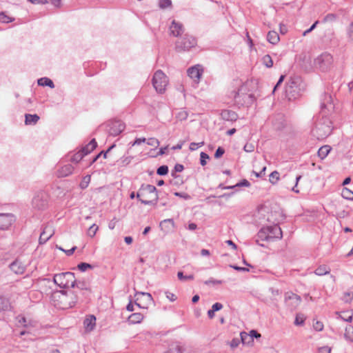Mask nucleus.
<instances>
[{"label":"nucleus","instance_id":"1","mask_svg":"<svg viewBox=\"0 0 353 353\" xmlns=\"http://www.w3.org/2000/svg\"><path fill=\"white\" fill-rule=\"evenodd\" d=\"M328 115L319 114L316 118L312 133L317 139H323L332 132V121Z\"/></svg>","mask_w":353,"mask_h":353},{"label":"nucleus","instance_id":"2","mask_svg":"<svg viewBox=\"0 0 353 353\" xmlns=\"http://www.w3.org/2000/svg\"><path fill=\"white\" fill-rule=\"evenodd\" d=\"M282 236L281 228L279 225L274 224L261 228L257 233L256 242L263 247L264 245L259 243L260 241H273L281 239Z\"/></svg>","mask_w":353,"mask_h":353},{"label":"nucleus","instance_id":"3","mask_svg":"<svg viewBox=\"0 0 353 353\" xmlns=\"http://www.w3.org/2000/svg\"><path fill=\"white\" fill-rule=\"evenodd\" d=\"M136 197L144 205H156L159 199L156 187L150 184H142Z\"/></svg>","mask_w":353,"mask_h":353},{"label":"nucleus","instance_id":"4","mask_svg":"<svg viewBox=\"0 0 353 353\" xmlns=\"http://www.w3.org/2000/svg\"><path fill=\"white\" fill-rule=\"evenodd\" d=\"M301 80L298 77H290L285 84V96L289 101L296 99L301 92Z\"/></svg>","mask_w":353,"mask_h":353},{"label":"nucleus","instance_id":"5","mask_svg":"<svg viewBox=\"0 0 353 353\" xmlns=\"http://www.w3.org/2000/svg\"><path fill=\"white\" fill-rule=\"evenodd\" d=\"M53 281L61 288H68L75 287L76 279L74 273L66 272L55 274Z\"/></svg>","mask_w":353,"mask_h":353},{"label":"nucleus","instance_id":"6","mask_svg":"<svg viewBox=\"0 0 353 353\" xmlns=\"http://www.w3.org/2000/svg\"><path fill=\"white\" fill-rule=\"evenodd\" d=\"M197 44L196 39L192 35L185 34L175 43V50L178 52L188 51Z\"/></svg>","mask_w":353,"mask_h":353},{"label":"nucleus","instance_id":"7","mask_svg":"<svg viewBox=\"0 0 353 353\" xmlns=\"http://www.w3.org/2000/svg\"><path fill=\"white\" fill-rule=\"evenodd\" d=\"M59 300L63 307H72L77 302V295L72 290H61Z\"/></svg>","mask_w":353,"mask_h":353},{"label":"nucleus","instance_id":"8","mask_svg":"<svg viewBox=\"0 0 353 353\" xmlns=\"http://www.w3.org/2000/svg\"><path fill=\"white\" fill-rule=\"evenodd\" d=\"M168 83V78L161 70H159L154 74L152 78V85L157 92L159 93L164 92Z\"/></svg>","mask_w":353,"mask_h":353},{"label":"nucleus","instance_id":"9","mask_svg":"<svg viewBox=\"0 0 353 353\" xmlns=\"http://www.w3.org/2000/svg\"><path fill=\"white\" fill-rule=\"evenodd\" d=\"M320 108L321 111L319 114H330L334 109L333 99L332 95L329 93H323L320 97Z\"/></svg>","mask_w":353,"mask_h":353},{"label":"nucleus","instance_id":"10","mask_svg":"<svg viewBox=\"0 0 353 353\" xmlns=\"http://www.w3.org/2000/svg\"><path fill=\"white\" fill-rule=\"evenodd\" d=\"M333 61L332 56L327 52L322 53L315 59V64L323 70H327Z\"/></svg>","mask_w":353,"mask_h":353},{"label":"nucleus","instance_id":"11","mask_svg":"<svg viewBox=\"0 0 353 353\" xmlns=\"http://www.w3.org/2000/svg\"><path fill=\"white\" fill-rule=\"evenodd\" d=\"M32 204L34 208L41 210L48 205V196L43 192H38L32 199Z\"/></svg>","mask_w":353,"mask_h":353},{"label":"nucleus","instance_id":"12","mask_svg":"<svg viewBox=\"0 0 353 353\" xmlns=\"http://www.w3.org/2000/svg\"><path fill=\"white\" fill-rule=\"evenodd\" d=\"M301 302V298L300 296L292 292H288L285 294V303L290 310H295Z\"/></svg>","mask_w":353,"mask_h":353},{"label":"nucleus","instance_id":"13","mask_svg":"<svg viewBox=\"0 0 353 353\" xmlns=\"http://www.w3.org/2000/svg\"><path fill=\"white\" fill-rule=\"evenodd\" d=\"M108 133L110 136L116 137L121 134L125 129V125L121 121H110L108 124Z\"/></svg>","mask_w":353,"mask_h":353},{"label":"nucleus","instance_id":"14","mask_svg":"<svg viewBox=\"0 0 353 353\" xmlns=\"http://www.w3.org/2000/svg\"><path fill=\"white\" fill-rule=\"evenodd\" d=\"M185 31L184 26L182 23L176 20H172L169 26L170 35L174 37H180L183 35Z\"/></svg>","mask_w":353,"mask_h":353},{"label":"nucleus","instance_id":"15","mask_svg":"<svg viewBox=\"0 0 353 353\" xmlns=\"http://www.w3.org/2000/svg\"><path fill=\"white\" fill-rule=\"evenodd\" d=\"M15 220V216L12 213H0V230L8 229Z\"/></svg>","mask_w":353,"mask_h":353},{"label":"nucleus","instance_id":"16","mask_svg":"<svg viewBox=\"0 0 353 353\" xmlns=\"http://www.w3.org/2000/svg\"><path fill=\"white\" fill-rule=\"evenodd\" d=\"M10 269L17 274H22L26 269V265L19 258H17L9 265Z\"/></svg>","mask_w":353,"mask_h":353},{"label":"nucleus","instance_id":"17","mask_svg":"<svg viewBox=\"0 0 353 353\" xmlns=\"http://www.w3.org/2000/svg\"><path fill=\"white\" fill-rule=\"evenodd\" d=\"M272 124L276 130H281L285 126V121L283 114H277L271 119Z\"/></svg>","mask_w":353,"mask_h":353},{"label":"nucleus","instance_id":"18","mask_svg":"<svg viewBox=\"0 0 353 353\" xmlns=\"http://www.w3.org/2000/svg\"><path fill=\"white\" fill-rule=\"evenodd\" d=\"M203 72V68L200 65L192 66L187 71L188 75L194 81H198L201 79Z\"/></svg>","mask_w":353,"mask_h":353},{"label":"nucleus","instance_id":"19","mask_svg":"<svg viewBox=\"0 0 353 353\" xmlns=\"http://www.w3.org/2000/svg\"><path fill=\"white\" fill-rule=\"evenodd\" d=\"M221 117L227 121H235L238 119V114L231 110H223L221 112Z\"/></svg>","mask_w":353,"mask_h":353},{"label":"nucleus","instance_id":"20","mask_svg":"<svg viewBox=\"0 0 353 353\" xmlns=\"http://www.w3.org/2000/svg\"><path fill=\"white\" fill-rule=\"evenodd\" d=\"M52 234L53 232L52 228L49 226H46L40 234L39 239V244L46 243L51 238Z\"/></svg>","mask_w":353,"mask_h":353},{"label":"nucleus","instance_id":"21","mask_svg":"<svg viewBox=\"0 0 353 353\" xmlns=\"http://www.w3.org/2000/svg\"><path fill=\"white\" fill-rule=\"evenodd\" d=\"M74 167L70 164H66L60 168H59L57 171V174L58 177H65L69 176L73 172Z\"/></svg>","mask_w":353,"mask_h":353},{"label":"nucleus","instance_id":"22","mask_svg":"<svg viewBox=\"0 0 353 353\" xmlns=\"http://www.w3.org/2000/svg\"><path fill=\"white\" fill-rule=\"evenodd\" d=\"M97 146V141L94 139H92L86 145L83 147L80 151L83 154L84 156L90 153Z\"/></svg>","mask_w":353,"mask_h":353},{"label":"nucleus","instance_id":"23","mask_svg":"<svg viewBox=\"0 0 353 353\" xmlns=\"http://www.w3.org/2000/svg\"><path fill=\"white\" fill-rule=\"evenodd\" d=\"M40 117L37 114H26L25 124L27 125H35L39 120Z\"/></svg>","mask_w":353,"mask_h":353},{"label":"nucleus","instance_id":"24","mask_svg":"<svg viewBox=\"0 0 353 353\" xmlns=\"http://www.w3.org/2000/svg\"><path fill=\"white\" fill-rule=\"evenodd\" d=\"M143 319V315L140 312H135L132 314L128 319L130 324L140 323Z\"/></svg>","mask_w":353,"mask_h":353},{"label":"nucleus","instance_id":"25","mask_svg":"<svg viewBox=\"0 0 353 353\" xmlns=\"http://www.w3.org/2000/svg\"><path fill=\"white\" fill-rule=\"evenodd\" d=\"M37 83L39 86H48L50 88H54V82L48 77H41L37 80Z\"/></svg>","mask_w":353,"mask_h":353},{"label":"nucleus","instance_id":"26","mask_svg":"<svg viewBox=\"0 0 353 353\" xmlns=\"http://www.w3.org/2000/svg\"><path fill=\"white\" fill-rule=\"evenodd\" d=\"M84 326L86 330L91 331L94 329L96 324V318L94 316H90L84 321Z\"/></svg>","mask_w":353,"mask_h":353},{"label":"nucleus","instance_id":"27","mask_svg":"<svg viewBox=\"0 0 353 353\" xmlns=\"http://www.w3.org/2000/svg\"><path fill=\"white\" fill-rule=\"evenodd\" d=\"M11 307L10 303L6 297L0 296V311H7Z\"/></svg>","mask_w":353,"mask_h":353},{"label":"nucleus","instance_id":"28","mask_svg":"<svg viewBox=\"0 0 353 353\" xmlns=\"http://www.w3.org/2000/svg\"><path fill=\"white\" fill-rule=\"evenodd\" d=\"M268 41L272 44H276L279 41V36L275 31H270L267 35Z\"/></svg>","mask_w":353,"mask_h":353},{"label":"nucleus","instance_id":"29","mask_svg":"<svg viewBox=\"0 0 353 353\" xmlns=\"http://www.w3.org/2000/svg\"><path fill=\"white\" fill-rule=\"evenodd\" d=\"M331 148L329 145L321 146L318 150V156L321 159H324L330 153Z\"/></svg>","mask_w":353,"mask_h":353},{"label":"nucleus","instance_id":"30","mask_svg":"<svg viewBox=\"0 0 353 353\" xmlns=\"http://www.w3.org/2000/svg\"><path fill=\"white\" fill-rule=\"evenodd\" d=\"M330 269L327 265H320L314 271V273L318 276H323L329 274Z\"/></svg>","mask_w":353,"mask_h":353},{"label":"nucleus","instance_id":"31","mask_svg":"<svg viewBox=\"0 0 353 353\" xmlns=\"http://www.w3.org/2000/svg\"><path fill=\"white\" fill-rule=\"evenodd\" d=\"M174 222L172 219H165L160 223V226L162 227V228H164L168 231L174 228Z\"/></svg>","mask_w":353,"mask_h":353},{"label":"nucleus","instance_id":"32","mask_svg":"<svg viewBox=\"0 0 353 353\" xmlns=\"http://www.w3.org/2000/svg\"><path fill=\"white\" fill-rule=\"evenodd\" d=\"M241 336V341L244 345H250L253 343L252 339V336H250L249 334H248L245 332H242L240 334Z\"/></svg>","mask_w":353,"mask_h":353},{"label":"nucleus","instance_id":"33","mask_svg":"<svg viewBox=\"0 0 353 353\" xmlns=\"http://www.w3.org/2000/svg\"><path fill=\"white\" fill-rule=\"evenodd\" d=\"M133 157L131 156H123L117 163L121 166H126L132 161Z\"/></svg>","mask_w":353,"mask_h":353},{"label":"nucleus","instance_id":"34","mask_svg":"<svg viewBox=\"0 0 353 353\" xmlns=\"http://www.w3.org/2000/svg\"><path fill=\"white\" fill-rule=\"evenodd\" d=\"M90 179H91L90 175L87 174V175L84 176L82 178L81 181L79 184V187L81 188V189L84 190V189L87 188L90 182Z\"/></svg>","mask_w":353,"mask_h":353},{"label":"nucleus","instance_id":"35","mask_svg":"<svg viewBox=\"0 0 353 353\" xmlns=\"http://www.w3.org/2000/svg\"><path fill=\"white\" fill-rule=\"evenodd\" d=\"M84 155L79 150L77 152L73 154L70 157V161L72 163H79L83 158Z\"/></svg>","mask_w":353,"mask_h":353},{"label":"nucleus","instance_id":"36","mask_svg":"<svg viewBox=\"0 0 353 353\" xmlns=\"http://www.w3.org/2000/svg\"><path fill=\"white\" fill-rule=\"evenodd\" d=\"M177 277L180 281H186L188 280H193L194 276L193 274L184 275L183 272L181 271L178 272Z\"/></svg>","mask_w":353,"mask_h":353},{"label":"nucleus","instance_id":"37","mask_svg":"<svg viewBox=\"0 0 353 353\" xmlns=\"http://www.w3.org/2000/svg\"><path fill=\"white\" fill-rule=\"evenodd\" d=\"M305 320V316L303 314H297L295 317L294 324L296 325H303Z\"/></svg>","mask_w":353,"mask_h":353},{"label":"nucleus","instance_id":"38","mask_svg":"<svg viewBox=\"0 0 353 353\" xmlns=\"http://www.w3.org/2000/svg\"><path fill=\"white\" fill-rule=\"evenodd\" d=\"M341 195L345 199H353V192L346 188L343 189Z\"/></svg>","mask_w":353,"mask_h":353},{"label":"nucleus","instance_id":"39","mask_svg":"<svg viewBox=\"0 0 353 353\" xmlns=\"http://www.w3.org/2000/svg\"><path fill=\"white\" fill-rule=\"evenodd\" d=\"M159 7L161 9H166L172 7L171 0H159Z\"/></svg>","mask_w":353,"mask_h":353},{"label":"nucleus","instance_id":"40","mask_svg":"<svg viewBox=\"0 0 353 353\" xmlns=\"http://www.w3.org/2000/svg\"><path fill=\"white\" fill-rule=\"evenodd\" d=\"M279 179V172L277 171H273L270 174L269 181L272 184H276Z\"/></svg>","mask_w":353,"mask_h":353},{"label":"nucleus","instance_id":"41","mask_svg":"<svg viewBox=\"0 0 353 353\" xmlns=\"http://www.w3.org/2000/svg\"><path fill=\"white\" fill-rule=\"evenodd\" d=\"M168 166L163 165L159 166L157 170V174L159 176H165L168 173Z\"/></svg>","mask_w":353,"mask_h":353},{"label":"nucleus","instance_id":"42","mask_svg":"<svg viewBox=\"0 0 353 353\" xmlns=\"http://www.w3.org/2000/svg\"><path fill=\"white\" fill-rule=\"evenodd\" d=\"M263 63L268 68L273 65V61L269 54H266L263 57Z\"/></svg>","mask_w":353,"mask_h":353},{"label":"nucleus","instance_id":"43","mask_svg":"<svg viewBox=\"0 0 353 353\" xmlns=\"http://www.w3.org/2000/svg\"><path fill=\"white\" fill-rule=\"evenodd\" d=\"M352 330H353L352 327H346L345 332L344 334L345 338L350 341H353V331H352Z\"/></svg>","mask_w":353,"mask_h":353},{"label":"nucleus","instance_id":"44","mask_svg":"<svg viewBox=\"0 0 353 353\" xmlns=\"http://www.w3.org/2000/svg\"><path fill=\"white\" fill-rule=\"evenodd\" d=\"M146 143L148 145L154 148H157L159 145V140L154 137L149 138L148 140H146Z\"/></svg>","mask_w":353,"mask_h":353},{"label":"nucleus","instance_id":"45","mask_svg":"<svg viewBox=\"0 0 353 353\" xmlns=\"http://www.w3.org/2000/svg\"><path fill=\"white\" fill-rule=\"evenodd\" d=\"M209 155L204 152H201L200 154V163L204 166L207 163V160L209 159Z\"/></svg>","mask_w":353,"mask_h":353},{"label":"nucleus","instance_id":"46","mask_svg":"<svg viewBox=\"0 0 353 353\" xmlns=\"http://www.w3.org/2000/svg\"><path fill=\"white\" fill-rule=\"evenodd\" d=\"M188 117V112L185 111V110H181L179 111L176 115V117L180 120V121H184Z\"/></svg>","mask_w":353,"mask_h":353},{"label":"nucleus","instance_id":"47","mask_svg":"<svg viewBox=\"0 0 353 353\" xmlns=\"http://www.w3.org/2000/svg\"><path fill=\"white\" fill-rule=\"evenodd\" d=\"M98 230V226L95 224L91 225L88 230V235L90 237H93Z\"/></svg>","mask_w":353,"mask_h":353},{"label":"nucleus","instance_id":"48","mask_svg":"<svg viewBox=\"0 0 353 353\" xmlns=\"http://www.w3.org/2000/svg\"><path fill=\"white\" fill-rule=\"evenodd\" d=\"M77 268L80 271L85 272L88 268H92V267L89 263L82 262L78 264Z\"/></svg>","mask_w":353,"mask_h":353},{"label":"nucleus","instance_id":"49","mask_svg":"<svg viewBox=\"0 0 353 353\" xmlns=\"http://www.w3.org/2000/svg\"><path fill=\"white\" fill-rule=\"evenodd\" d=\"M204 145V141H201V142H199V143H195V142H192L190 144V147H189V149L191 150V151H194L196 150L197 148L203 146Z\"/></svg>","mask_w":353,"mask_h":353},{"label":"nucleus","instance_id":"50","mask_svg":"<svg viewBox=\"0 0 353 353\" xmlns=\"http://www.w3.org/2000/svg\"><path fill=\"white\" fill-rule=\"evenodd\" d=\"M313 327L316 331L320 332L323 330V324L319 321H316L313 323Z\"/></svg>","mask_w":353,"mask_h":353},{"label":"nucleus","instance_id":"51","mask_svg":"<svg viewBox=\"0 0 353 353\" xmlns=\"http://www.w3.org/2000/svg\"><path fill=\"white\" fill-rule=\"evenodd\" d=\"M251 183L247 179H243L240 182L234 185L235 188L237 187H250Z\"/></svg>","mask_w":353,"mask_h":353},{"label":"nucleus","instance_id":"52","mask_svg":"<svg viewBox=\"0 0 353 353\" xmlns=\"http://www.w3.org/2000/svg\"><path fill=\"white\" fill-rule=\"evenodd\" d=\"M224 153L225 150L222 147H219L214 153V157L219 159L221 157Z\"/></svg>","mask_w":353,"mask_h":353},{"label":"nucleus","instance_id":"53","mask_svg":"<svg viewBox=\"0 0 353 353\" xmlns=\"http://www.w3.org/2000/svg\"><path fill=\"white\" fill-rule=\"evenodd\" d=\"M0 21L2 23H9L12 21L8 16L5 14L4 12H0Z\"/></svg>","mask_w":353,"mask_h":353},{"label":"nucleus","instance_id":"54","mask_svg":"<svg viewBox=\"0 0 353 353\" xmlns=\"http://www.w3.org/2000/svg\"><path fill=\"white\" fill-rule=\"evenodd\" d=\"M174 195L176 196L183 198L185 200H188L190 199V196L188 194L185 193V192H174Z\"/></svg>","mask_w":353,"mask_h":353},{"label":"nucleus","instance_id":"55","mask_svg":"<svg viewBox=\"0 0 353 353\" xmlns=\"http://www.w3.org/2000/svg\"><path fill=\"white\" fill-rule=\"evenodd\" d=\"M145 142H146L145 138H137L134 142H130V144L131 145V146H134L135 145H140L142 143Z\"/></svg>","mask_w":353,"mask_h":353},{"label":"nucleus","instance_id":"56","mask_svg":"<svg viewBox=\"0 0 353 353\" xmlns=\"http://www.w3.org/2000/svg\"><path fill=\"white\" fill-rule=\"evenodd\" d=\"M230 268H233L235 270L239 271V272H249V269L244 267H240L236 265H230Z\"/></svg>","mask_w":353,"mask_h":353},{"label":"nucleus","instance_id":"57","mask_svg":"<svg viewBox=\"0 0 353 353\" xmlns=\"http://www.w3.org/2000/svg\"><path fill=\"white\" fill-rule=\"evenodd\" d=\"M319 23V21H316L311 26L310 28H308L307 30H306L305 31L303 32V36H305L307 35L308 33H310V32H312L317 26V24Z\"/></svg>","mask_w":353,"mask_h":353},{"label":"nucleus","instance_id":"58","mask_svg":"<svg viewBox=\"0 0 353 353\" xmlns=\"http://www.w3.org/2000/svg\"><path fill=\"white\" fill-rule=\"evenodd\" d=\"M240 341H241V339H237V338H236V339H233L231 341L230 343V347H231L232 348H236V347H238V346H239V343H240Z\"/></svg>","mask_w":353,"mask_h":353},{"label":"nucleus","instance_id":"59","mask_svg":"<svg viewBox=\"0 0 353 353\" xmlns=\"http://www.w3.org/2000/svg\"><path fill=\"white\" fill-rule=\"evenodd\" d=\"M243 150L247 152H251L254 151V146L252 143H246L243 147Z\"/></svg>","mask_w":353,"mask_h":353},{"label":"nucleus","instance_id":"60","mask_svg":"<svg viewBox=\"0 0 353 353\" xmlns=\"http://www.w3.org/2000/svg\"><path fill=\"white\" fill-rule=\"evenodd\" d=\"M223 308V305L221 303H215L212 305V309L214 312H217Z\"/></svg>","mask_w":353,"mask_h":353},{"label":"nucleus","instance_id":"61","mask_svg":"<svg viewBox=\"0 0 353 353\" xmlns=\"http://www.w3.org/2000/svg\"><path fill=\"white\" fill-rule=\"evenodd\" d=\"M352 299H353V293H352V292H345V293L343 300L345 302H350L352 300Z\"/></svg>","mask_w":353,"mask_h":353},{"label":"nucleus","instance_id":"62","mask_svg":"<svg viewBox=\"0 0 353 353\" xmlns=\"http://www.w3.org/2000/svg\"><path fill=\"white\" fill-rule=\"evenodd\" d=\"M336 19V15L335 14H327L324 18V21H334Z\"/></svg>","mask_w":353,"mask_h":353},{"label":"nucleus","instance_id":"63","mask_svg":"<svg viewBox=\"0 0 353 353\" xmlns=\"http://www.w3.org/2000/svg\"><path fill=\"white\" fill-rule=\"evenodd\" d=\"M347 35L350 39L353 40V21L350 23L347 29Z\"/></svg>","mask_w":353,"mask_h":353},{"label":"nucleus","instance_id":"64","mask_svg":"<svg viewBox=\"0 0 353 353\" xmlns=\"http://www.w3.org/2000/svg\"><path fill=\"white\" fill-rule=\"evenodd\" d=\"M319 353H331V347L328 346H323L319 349Z\"/></svg>","mask_w":353,"mask_h":353}]
</instances>
